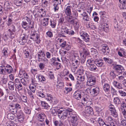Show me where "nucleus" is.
<instances>
[{"label": "nucleus", "mask_w": 126, "mask_h": 126, "mask_svg": "<svg viewBox=\"0 0 126 126\" xmlns=\"http://www.w3.org/2000/svg\"><path fill=\"white\" fill-rule=\"evenodd\" d=\"M113 119L110 116H108L105 120V121H106V122L109 123L113 122Z\"/></svg>", "instance_id": "obj_50"}, {"label": "nucleus", "mask_w": 126, "mask_h": 126, "mask_svg": "<svg viewBox=\"0 0 126 126\" xmlns=\"http://www.w3.org/2000/svg\"><path fill=\"white\" fill-rule=\"evenodd\" d=\"M54 123L55 126H57L58 125L60 126L61 124H63V123L60 120V121H55L54 122Z\"/></svg>", "instance_id": "obj_55"}, {"label": "nucleus", "mask_w": 126, "mask_h": 126, "mask_svg": "<svg viewBox=\"0 0 126 126\" xmlns=\"http://www.w3.org/2000/svg\"><path fill=\"white\" fill-rule=\"evenodd\" d=\"M99 88L98 87H94L89 91V92L91 95L93 96L97 95L99 94Z\"/></svg>", "instance_id": "obj_7"}, {"label": "nucleus", "mask_w": 126, "mask_h": 126, "mask_svg": "<svg viewBox=\"0 0 126 126\" xmlns=\"http://www.w3.org/2000/svg\"><path fill=\"white\" fill-rule=\"evenodd\" d=\"M30 38L37 44H39L40 42L39 35L37 33L36 31H34L31 33Z\"/></svg>", "instance_id": "obj_5"}, {"label": "nucleus", "mask_w": 126, "mask_h": 126, "mask_svg": "<svg viewBox=\"0 0 126 126\" xmlns=\"http://www.w3.org/2000/svg\"><path fill=\"white\" fill-rule=\"evenodd\" d=\"M94 63L97 66L99 67H103L104 66V63L101 60H96L94 61Z\"/></svg>", "instance_id": "obj_20"}, {"label": "nucleus", "mask_w": 126, "mask_h": 126, "mask_svg": "<svg viewBox=\"0 0 126 126\" xmlns=\"http://www.w3.org/2000/svg\"><path fill=\"white\" fill-rule=\"evenodd\" d=\"M50 25L52 28H55L56 24V21L55 20H51L50 21Z\"/></svg>", "instance_id": "obj_49"}, {"label": "nucleus", "mask_w": 126, "mask_h": 126, "mask_svg": "<svg viewBox=\"0 0 126 126\" xmlns=\"http://www.w3.org/2000/svg\"><path fill=\"white\" fill-rule=\"evenodd\" d=\"M41 105L44 108L47 110L49 109H50V106H49L48 104L44 101H41Z\"/></svg>", "instance_id": "obj_30"}, {"label": "nucleus", "mask_w": 126, "mask_h": 126, "mask_svg": "<svg viewBox=\"0 0 126 126\" xmlns=\"http://www.w3.org/2000/svg\"><path fill=\"white\" fill-rule=\"evenodd\" d=\"M79 64L75 62H72L71 67V70L72 72H75L76 69L79 67Z\"/></svg>", "instance_id": "obj_15"}, {"label": "nucleus", "mask_w": 126, "mask_h": 126, "mask_svg": "<svg viewBox=\"0 0 126 126\" xmlns=\"http://www.w3.org/2000/svg\"><path fill=\"white\" fill-rule=\"evenodd\" d=\"M109 110L110 111V114L115 117L118 116V114L116 111L114 106L112 104L110 105L109 106Z\"/></svg>", "instance_id": "obj_8"}, {"label": "nucleus", "mask_w": 126, "mask_h": 126, "mask_svg": "<svg viewBox=\"0 0 126 126\" xmlns=\"http://www.w3.org/2000/svg\"><path fill=\"white\" fill-rule=\"evenodd\" d=\"M46 117V116L44 113H40L37 116V119L41 122L44 121Z\"/></svg>", "instance_id": "obj_16"}, {"label": "nucleus", "mask_w": 126, "mask_h": 126, "mask_svg": "<svg viewBox=\"0 0 126 126\" xmlns=\"http://www.w3.org/2000/svg\"><path fill=\"white\" fill-rule=\"evenodd\" d=\"M25 71L23 70H20L18 74V76L20 78L22 77L24 75L25 73Z\"/></svg>", "instance_id": "obj_57"}, {"label": "nucleus", "mask_w": 126, "mask_h": 126, "mask_svg": "<svg viewBox=\"0 0 126 126\" xmlns=\"http://www.w3.org/2000/svg\"><path fill=\"white\" fill-rule=\"evenodd\" d=\"M101 25L102 26V29L106 32H107L109 31V29L108 27L106 26L107 24L106 23H104L103 22L101 23Z\"/></svg>", "instance_id": "obj_26"}, {"label": "nucleus", "mask_w": 126, "mask_h": 126, "mask_svg": "<svg viewBox=\"0 0 126 126\" xmlns=\"http://www.w3.org/2000/svg\"><path fill=\"white\" fill-rule=\"evenodd\" d=\"M71 9L70 6H67L64 11L66 15L68 16H70L71 15Z\"/></svg>", "instance_id": "obj_18"}, {"label": "nucleus", "mask_w": 126, "mask_h": 126, "mask_svg": "<svg viewBox=\"0 0 126 126\" xmlns=\"http://www.w3.org/2000/svg\"><path fill=\"white\" fill-rule=\"evenodd\" d=\"M70 118H71V122L72 121H78V116L76 114V113L74 112L73 110V111L72 112L70 116H69Z\"/></svg>", "instance_id": "obj_12"}, {"label": "nucleus", "mask_w": 126, "mask_h": 126, "mask_svg": "<svg viewBox=\"0 0 126 126\" xmlns=\"http://www.w3.org/2000/svg\"><path fill=\"white\" fill-rule=\"evenodd\" d=\"M35 86L33 85L32 86L30 85L29 86V88L31 91L33 93L35 92Z\"/></svg>", "instance_id": "obj_61"}, {"label": "nucleus", "mask_w": 126, "mask_h": 126, "mask_svg": "<svg viewBox=\"0 0 126 126\" xmlns=\"http://www.w3.org/2000/svg\"><path fill=\"white\" fill-rule=\"evenodd\" d=\"M24 111L26 113L28 114H30L31 112L30 108L26 106L24 107Z\"/></svg>", "instance_id": "obj_41"}, {"label": "nucleus", "mask_w": 126, "mask_h": 126, "mask_svg": "<svg viewBox=\"0 0 126 126\" xmlns=\"http://www.w3.org/2000/svg\"><path fill=\"white\" fill-rule=\"evenodd\" d=\"M123 75L120 76V75L119 74L117 75V76L118 77V79L120 80H122L124 79L125 75H126V73L125 72H124Z\"/></svg>", "instance_id": "obj_48"}, {"label": "nucleus", "mask_w": 126, "mask_h": 126, "mask_svg": "<svg viewBox=\"0 0 126 126\" xmlns=\"http://www.w3.org/2000/svg\"><path fill=\"white\" fill-rule=\"evenodd\" d=\"M110 78L111 79H114L116 76H117L115 73L113 71H111L110 73Z\"/></svg>", "instance_id": "obj_37"}, {"label": "nucleus", "mask_w": 126, "mask_h": 126, "mask_svg": "<svg viewBox=\"0 0 126 126\" xmlns=\"http://www.w3.org/2000/svg\"><path fill=\"white\" fill-rule=\"evenodd\" d=\"M38 77L39 81L40 82L43 83H45L46 82V79L44 76L40 75H39Z\"/></svg>", "instance_id": "obj_33"}, {"label": "nucleus", "mask_w": 126, "mask_h": 126, "mask_svg": "<svg viewBox=\"0 0 126 126\" xmlns=\"http://www.w3.org/2000/svg\"><path fill=\"white\" fill-rule=\"evenodd\" d=\"M46 99L47 101L52 102L53 98L50 94H47Z\"/></svg>", "instance_id": "obj_44"}, {"label": "nucleus", "mask_w": 126, "mask_h": 126, "mask_svg": "<svg viewBox=\"0 0 126 126\" xmlns=\"http://www.w3.org/2000/svg\"><path fill=\"white\" fill-rule=\"evenodd\" d=\"M87 27L88 28H89L92 29H94L95 28V27L94 25L92 23H89L87 25Z\"/></svg>", "instance_id": "obj_52"}, {"label": "nucleus", "mask_w": 126, "mask_h": 126, "mask_svg": "<svg viewBox=\"0 0 126 126\" xmlns=\"http://www.w3.org/2000/svg\"><path fill=\"white\" fill-rule=\"evenodd\" d=\"M56 58L55 57H53L50 60V63L52 65H54L55 63H56Z\"/></svg>", "instance_id": "obj_45"}, {"label": "nucleus", "mask_w": 126, "mask_h": 126, "mask_svg": "<svg viewBox=\"0 0 126 126\" xmlns=\"http://www.w3.org/2000/svg\"><path fill=\"white\" fill-rule=\"evenodd\" d=\"M102 52L105 54H107L109 53L110 51L109 47L106 45H105L102 46Z\"/></svg>", "instance_id": "obj_13"}, {"label": "nucleus", "mask_w": 126, "mask_h": 126, "mask_svg": "<svg viewBox=\"0 0 126 126\" xmlns=\"http://www.w3.org/2000/svg\"><path fill=\"white\" fill-rule=\"evenodd\" d=\"M15 117V115L12 113H9L7 115L8 118L11 120L14 119Z\"/></svg>", "instance_id": "obj_47"}, {"label": "nucleus", "mask_w": 126, "mask_h": 126, "mask_svg": "<svg viewBox=\"0 0 126 126\" xmlns=\"http://www.w3.org/2000/svg\"><path fill=\"white\" fill-rule=\"evenodd\" d=\"M69 17H65V19L67 20L69 23H70L71 24H72L75 22V20L74 19H72V16H69Z\"/></svg>", "instance_id": "obj_34"}, {"label": "nucleus", "mask_w": 126, "mask_h": 126, "mask_svg": "<svg viewBox=\"0 0 126 126\" xmlns=\"http://www.w3.org/2000/svg\"><path fill=\"white\" fill-rule=\"evenodd\" d=\"M103 60L106 62L108 63L109 64H111L112 62V60L109 58L104 57L103 58Z\"/></svg>", "instance_id": "obj_64"}, {"label": "nucleus", "mask_w": 126, "mask_h": 126, "mask_svg": "<svg viewBox=\"0 0 126 126\" xmlns=\"http://www.w3.org/2000/svg\"><path fill=\"white\" fill-rule=\"evenodd\" d=\"M120 4L118 5V6L121 9H122L123 7L126 3V0H119Z\"/></svg>", "instance_id": "obj_31"}, {"label": "nucleus", "mask_w": 126, "mask_h": 126, "mask_svg": "<svg viewBox=\"0 0 126 126\" xmlns=\"http://www.w3.org/2000/svg\"><path fill=\"white\" fill-rule=\"evenodd\" d=\"M91 50L92 54L93 55L95 58H97L98 57V54L97 50L93 48H91Z\"/></svg>", "instance_id": "obj_23"}, {"label": "nucleus", "mask_w": 126, "mask_h": 126, "mask_svg": "<svg viewBox=\"0 0 126 126\" xmlns=\"http://www.w3.org/2000/svg\"><path fill=\"white\" fill-rule=\"evenodd\" d=\"M82 16L83 19L84 21H89V18L87 14L85 12L81 14Z\"/></svg>", "instance_id": "obj_27"}, {"label": "nucleus", "mask_w": 126, "mask_h": 126, "mask_svg": "<svg viewBox=\"0 0 126 126\" xmlns=\"http://www.w3.org/2000/svg\"><path fill=\"white\" fill-rule=\"evenodd\" d=\"M2 52L3 53V55L5 57H7V56L8 53L9 52V51L8 48L5 47L2 50Z\"/></svg>", "instance_id": "obj_39"}, {"label": "nucleus", "mask_w": 126, "mask_h": 126, "mask_svg": "<svg viewBox=\"0 0 126 126\" xmlns=\"http://www.w3.org/2000/svg\"><path fill=\"white\" fill-rule=\"evenodd\" d=\"M113 68L116 72H118L119 74H122L124 72V69L123 67L121 65L118 64H115L113 66Z\"/></svg>", "instance_id": "obj_6"}, {"label": "nucleus", "mask_w": 126, "mask_h": 126, "mask_svg": "<svg viewBox=\"0 0 126 126\" xmlns=\"http://www.w3.org/2000/svg\"><path fill=\"white\" fill-rule=\"evenodd\" d=\"M7 35L9 38L12 39L15 37V32H9L8 33Z\"/></svg>", "instance_id": "obj_38"}, {"label": "nucleus", "mask_w": 126, "mask_h": 126, "mask_svg": "<svg viewBox=\"0 0 126 126\" xmlns=\"http://www.w3.org/2000/svg\"><path fill=\"white\" fill-rule=\"evenodd\" d=\"M83 92L81 90H77L74 93L73 97L77 100H80L83 94Z\"/></svg>", "instance_id": "obj_9"}, {"label": "nucleus", "mask_w": 126, "mask_h": 126, "mask_svg": "<svg viewBox=\"0 0 126 126\" xmlns=\"http://www.w3.org/2000/svg\"><path fill=\"white\" fill-rule=\"evenodd\" d=\"M6 68H5L6 71L8 74H10L13 71V70L12 67L10 65H7L6 66Z\"/></svg>", "instance_id": "obj_28"}, {"label": "nucleus", "mask_w": 126, "mask_h": 126, "mask_svg": "<svg viewBox=\"0 0 126 126\" xmlns=\"http://www.w3.org/2000/svg\"><path fill=\"white\" fill-rule=\"evenodd\" d=\"M49 19L48 18H44L43 19V24L44 26H47L48 25Z\"/></svg>", "instance_id": "obj_43"}, {"label": "nucleus", "mask_w": 126, "mask_h": 126, "mask_svg": "<svg viewBox=\"0 0 126 126\" xmlns=\"http://www.w3.org/2000/svg\"><path fill=\"white\" fill-rule=\"evenodd\" d=\"M28 94L31 99L33 100L34 99V95L31 91H28Z\"/></svg>", "instance_id": "obj_54"}, {"label": "nucleus", "mask_w": 126, "mask_h": 126, "mask_svg": "<svg viewBox=\"0 0 126 126\" xmlns=\"http://www.w3.org/2000/svg\"><path fill=\"white\" fill-rule=\"evenodd\" d=\"M44 63L43 62H41L39 63V67L40 70H42L44 68L45 66Z\"/></svg>", "instance_id": "obj_62"}, {"label": "nucleus", "mask_w": 126, "mask_h": 126, "mask_svg": "<svg viewBox=\"0 0 126 126\" xmlns=\"http://www.w3.org/2000/svg\"><path fill=\"white\" fill-rule=\"evenodd\" d=\"M9 111L11 112H12V113L13 114H15L16 112V110L15 108H12L11 109L10 108V109H9Z\"/></svg>", "instance_id": "obj_63"}, {"label": "nucleus", "mask_w": 126, "mask_h": 126, "mask_svg": "<svg viewBox=\"0 0 126 126\" xmlns=\"http://www.w3.org/2000/svg\"><path fill=\"white\" fill-rule=\"evenodd\" d=\"M26 16L24 17V19L27 21L28 23V24H31V20L30 18L32 15H29L28 14H26Z\"/></svg>", "instance_id": "obj_32"}, {"label": "nucleus", "mask_w": 126, "mask_h": 126, "mask_svg": "<svg viewBox=\"0 0 126 126\" xmlns=\"http://www.w3.org/2000/svg\"><path fill=\"white\" fill-rule=\"evenodd\" d=\"M118 92L122 96H126V93L121 90H119Z\"/></svg>", "instance_id": "obj_53"}, {"label": "nucleus", "mask_w": 126, "mask_h": 126, "mask_svg": "<svg viewBox=\"0 0 126 126\" xmlns=\"http://www.w3.org/2000/svg\"><path fill=\"white\" fill-rule=\"evenodd\" d=\"M23 28L26 30H29L33 27V25L31 24H28L26 21H23L21 24Z\"/></svg>", "instance_id": "obj_10"}, {"label": "nucleus", "mask_w": 126, "mask_h": 126, "mask_svg": "<svg viewBox=\"0 0 126 126\" xmlns=\"http://www.w3.org/2000/svg\"><path fill=\"white\" fill-rule=\"evenodd\" d=\"M110 86L109 84L106 83L104 84L103 86L104 90L106 93L109 94L110 93Z\"/></svg>", "instance_id": "obj_19"}, {"label": "nucleus", "mask_w": 126, "mask_h": 126, "mask_svg": "<svg viewBox=\"0 0 126 126\" xmlns=\"http://www.w3.org/2000/svg\"><path fill=\"white\" fill-rule=\"evenodd\" d=\"M89 36L87 34V35H86L84 37H83L82 38L83 40L86 42H88L90 40Z\"/></svg>", "instance_id": "obj_56"}, {"label": "nucleus", "mask_w": 126, "mask_h": 126, "mask_svg": "<svg viewBox=\"0 0 126 126\" xmlns=\"http://www.w3.org/2000/svg\"><path fill=\"white\" fill-rule=\"evenodd\" d=\"M46 55L42 50L39 51L37 53L38 61L39 62H43L45 63H47L48 60L45 57Z\"/></svg>", "instance_id": "obj_2"}, {"label": "nucleus", "mask_w": 126, "mask_h": 126, "mask_svg": "<svg viewBox=\"0 0 126 126\" xmlns=\"http://www.w3.org/2000/svg\"><path fill=\"white\" fill-rule=\"evenodd\" d=\"M82 102H83L84 103H86L90 101V97L88 95L85 94L83 96H82Z\"/></svg>", "instance_id": "obj_14"}, {"label": "nucleus", "mask_w": 126, "mask_h": 126, "mask_svg": "<svg viewBox=\"0 0 126 126\" xmlns=\"http://www.w3.org/2000/svg\"><path fill=\"white\" fill-rule=\"evenodd\" d=\"M86 76L87 79V84L89 86H92L94 84L96 81L95 77L92 76L89 73H87Z\"/></svg>", "instance_id": "obj_3"}, {"label": "nucleus", "mask_w": 126, "mask_h": 126, "mask_svg": "<svg viewBox=\"0 0 126 126\" xmlns=\"http://www.w3.org/2000/svg\"><path fill=\"white\" fill-rule=\"evenodd\" d=\"M113 102L117 105H118L121 103V101L118 97L114 98Z\"/></svg>", "instance_id": "obj_35"}, {"label": "nucleus", "mask_w": 126, "mask_h": 126, "mask_svg": "<svg viewBox=\"0 0 126 126\" xmlns=\"http://www.w3.org/2000/svg\"><path fill=\"white\" fill-rule=\"evenodd\" d=\"M9 89L11 91H13L14 89V83L12 81H10L8 83Z\"/></svg>", "instance_id": "obj_29"}, {"label": "nucleus", "mask_w": 126, "mask_h": 126, "mask_svg": "<svg viewBox=\"0 0 126 126\" xmlns=\"http://www.w3.org/2000/svg\"><path fill=\"white\" fill-rule=\"evenodd\" d=\"M48 75L50 79H54V75L52 72L51 71H49V72Z\"/></svg>", "instance_id": "obj_59"}, {"label": "nucleus", "mask_w": 126, "mask_h": 126, "mask_svg": "<svg viewBox=\"0 0 126 126\" xmlns=\"http://www.w3.org/2000/svg\"><path fill=\"white\" fill-rule=\"evenodd\" d=\"M15 86L16 88L19 91L21 90L22 89L23 87L20 83L16 84L15 85Z\"/></svg>", "instance_id": "obj_42"}, {"label": "nucleus", "mask_w": 126, "mask_h": 126, "mask_svg": "<svg viewBox=\"0 0 126 126\" xmlns=\"http://www.w3.org/2000/svg\"><path fill=\"white\" fill-rule=\"evenodd\" d=\"M1 79L0 81L1 83L2 84H6L7 81V78H5L4 76Z\"/></svg>", "instance_id": "obj_40"}, {"label": "nucleus", "mask_w": 126, "mask_h": 126, "mask_svg": "<svg viewBox=\"0 0 126 126\" xmlns=\"http://www.w3.org/2000/svg\"><path fill=\"white\" fill-rule=\"evenodd\" d=\"M68 30V29L66 26H62L61 28V33L63 34H66Z\"/></svg>", "instance_id": "obj_24"}, {"label": "nucleus", "mask_w": 126, "mask_h": 126, "mask_svg": "<svg viewBox=\"0 0 126 126\" xmlns=\"http://www.w3.org/2000/svg\"><path fill=\"white\" fill-rule=\"evenodd\" d=\"M94 113L92 108L90 106H87L85 107V110L83 112V114L85 117L87 118L93 114Z\"/></svg>", "instance_id": "obj_4"}, {"label": "nucleus", "mask_w": 126, "mask_h": 126, "mask_svg": "<svg viewBox=\"0 0 126 126\" xmlns=\"http://www.w3.org/2000/svg\"><path fill=\"white\" fill-rule=\"evenodd\" d=\"M73 24L75 29L76 30H78L79 27V22L76 21L75 20V22Z\"/></svg>", "instance_id": "obj_51"}, {"label": "nucleus", "mask_w": 126, "mask_h": 126, "mask_svg": "<svg viewBox=\"0 0 126 126\" xmlns=\"http://www.w3.org/2000/svg\"><path fill=\"white\" fill-rule=\"evenodd\" d=\"M94 61L92 59H89L87 61V63L89 65L92 64L93 63H94Z\"/></svg>", "instance_id": "obj_60"}, {"label": "nucleus", "mask_w": 126, "mask_h": 126, "mask_svg": "<svg viewBox=\"0 0 126 126\" xmlns=\"http://www.w3.org/2000/svg\"><path fill=\"white\" fill-rule=\"evenodd\" d=\"M78 71L80 73L79 74H84V76L85 75L86 76L87 73H89L87 71H85L83 69V66L80 67L79 69L78 70Z\"/></svg>", "instance_id": "obj_25"}, {"label": "nucleus", "mask_w": 126, "mask_h": 126, "mask_svg": "<svg viewBox=\"0 0 126 126\" xmlns=\"http://www.w3.org/2000/svg\"><path fill=\"white\" fill-rule=\"evenodd\" d=\"M70 60H71L80 61V57L78 54H74L70 57Z\"/></svg>", "instance_id": "obj_21"}, {"label": "nucleus", "mask_w": 126, "mask_h": 126, "mask_svg": "<svg viewBox=\"0 0 126 126\" xmlns=\"http://www.w3.org/2000/svg\"><path fill=\"white\" fill-rule=\"evenodd\" d=\"M17 116L18 121L20 122H21L23 120L24 117L21 111L18 112Z\"/></svg>", "instance_id": "obj_17"}, {"label": "nucleus", "mask_w": 126, "mask_h": 126, "mask_svg": "<svg viewBox=\"0 0 126 126\" xmlns=\"http://www.w3.org/2000/svg\"><path fill=\"white\" fill-rule=\"evenodd\" d=\"M73 111V110L69 108H68L67 109L63 110H59L57 112L58 114L59 117L61 119L64 120L66 117L70 118L69 116L71 114L72 112Z\"/></svg>", "instance_id": "obj_1"}, {"label": "nucleus", "mask_w": 126, "mask_h": 126, "mask_svg": "<svg viewBox=\"0 0 126 126\" xmlns=\"http://www.w3.org/2000/svg\"><path fill=\"white\" fill-rule=\"evenodd\" d=\"M38 95L40 97L43 98L45 97V95L44 93L42 91H38L37 93Z\"/></svg>", "instance_id": "obj_58"}, {"label": "nucleus", "mask_w": 126, "mask_h": 126, "mask_svg": "<svg viewBox=\"0 0 126 126\" xmlns=\"http://www.w3.org/2000/svg\"><path fill=\"white\" fill-rule=\"evenodd\" d=\"M75 41L78 44L79 47H82L84 45V44L82 43V41L79 38H76Z\"/></svg>", "instance_id": "obj_36"}, {"label": "nucleus", "mask_w": 126, "mask_h": 126, "mask_svg": "<svg viewBox=\"0 0 126 126\" xmlns=\"http://www.w3.org/2000/svg\"><path fill=\"white\" fill-rule=\"evenodd\" d=\"M88 66L89 70L91 71L94 72L97 71L98 70L96 65L94 64L90 65H88Z\"/></svg>", "instance_id": "obj_22"}, {"label": "nucleus", "mask_w": 126, "mask_h": 126, "mask_svg": "<svg viewBox=\"0 0 126 126\" xmlns=\"http://www.w3.org/2000/svg\"><path fill=\"white\" fill-rule=\"evenodd\" d=\"M84 55H83L82 57L81 58L80 63L83 65H85V61L86 60L85 56Z\"/></svg>", "instance_id": "obj_46"}, {"label": "nucleus", "mask_w": 126, "mask_h": 126, "mask_svg": "<svg viewBox=\"0 0 126 126\" xmlns=\"http://www.w3.org/2000/svg\"><path fill=\"white\" fill-rule=\"evenodd\" d=\"M20 38L22 39L19 41L18 42L21 45H23L27 42L28 39L27 36L24 34H21L20 35Z\"/></svg>", "instance_id": "obj_11"}]
</instances>
